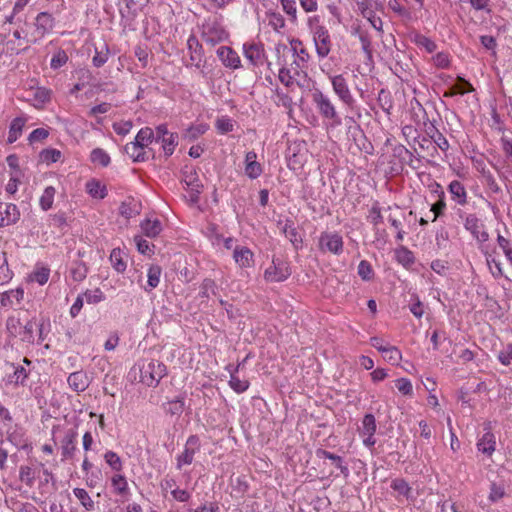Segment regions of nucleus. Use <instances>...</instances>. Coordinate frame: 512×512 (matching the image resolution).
<instances>
[{"label": "nucleus", "mask_w": 512, "mask_h": 512, "mask_svg": "<svg viewBox=\"0 0 512 512\" xmlns=\"http://www.w3.org/2000/svg\"><path fill=\"white\" fill-rule=\"evenodd\" d=\"M42 324L38 325L34 320H27L25 323L18 316L11 315L6 320V329L11 337H19L22 342L32 344L35 341L34 331L38 328L39 339L42 337Z\"/></svg>", "instance_id": "f257e3e1"}, {"label": "nucleus", "mask_w": 512, "mask_h": 512, "mask_svg": "<svg viewBox=\"0 0 512 512\" xmlns=\"http://www.w3.org/2000/svg\"><path fill=\"white\" fill-rule=\"evenodd\" d=\"M457 214L463 220L464 228L471 233L474 239L481 243L488 241L489 234L484 230L483 222L475 213H466L462 209H458Z\"/></svg>", "instance_id": "f03ea898"}, {"label": "nucleus", "mask_w": 512, "mask_h": 512, "mask_svg": "<svg viewBox=\"0 0 512 512\" xmlns=\"http://www.w3.org/2000/svg\"><path fill=\"white\" fill-rule=\"evenodd\" d=\"M167 374L166 365L158 360H151L141 368V381L147 386L156 387Z\"/></svg>", "instance_id": "7ed1b4c3"}, {"label": "nucleus", "mask_w": 512, "mask_h": 512, "mask_svg": "<svg viewBox=\"0 0 512 512\" xmlns=\"http://www.w3.org/2000/svg\"><path fill=\"white\" fill-rule=\"evenodd\" d=\"M290 45L293 56L295 57L293 62L290 64V68H292L294 75H306L305 70L308 67L310 59L308 51L304 48L303 43L298 39L292 40Z\"/></svg>", "instance_id": "20e7f679"}, {"label": "nucleus", "mask_w": 512, "mask_h": 512, "mask_svg": "<svg viewBox=\"0 0 512 512\" xmlns=\"http://www.w3.org/2000/svg\"><path fill=\"white\" fill-rule=\"evenodd\" d=\"M3 368L5 370L3 381H5L7 385H13L14 387L26 385L30 370L22 365H16L10 362H5Z\"/></svg>", "instance_id": "39448f33"}, {"label": "nucleus", "mask_w": 512, "mask_h": 512, "mask_svg": "<svg viewBox=\"0 0 512 512\" xmlns=\"http://www.w3.org/2000/svg\"><path fill=\"white\" fill-rule=\"evenodd\" d=\"M318 248L323 253L340 255L343 252V238L337 232L324 231L319 236Z\"/></svg>", "instance_id": "423d86ee"}, {"label": "nucleus", "mask_w": 512, "mask_h": 512, "mask_svg": "<svg viewBox=\"0 0 512 512\" xmlns=\"http://www.w3.org/2000/svg\"><path fill=\"white\" fill-rule=\"evenodd\" d=\"M328 77L331 81L334 93L345 105L352 108L355 104V99L350 91L348 82L344 75H329Z\"/></svg>", "instance_id": "0eeeda50"}, {"label": "nucleus", "mask_w": 512, "mask_h": 512, "mask_svg": "<svg viewBox=\"0 0 512 512\" xmlns=\"http://www.w3.org/2000/svg\"><path fill=\"white\" fill-rule=\"evenodd\" d=\"M312 99L318 112L326 119L339 122L338 113L331 99L323 92L316 90L312 94Z\"/></svg>", "instance_id": "6e6552de"}, {"label": "nucleus", "mask_w": 512, "mask_h": 512, "mask_svg": "<svg viewBox=\"0 0 512 512\" xmlns=\"http://www.w3.org/2000/svg\"><path fill=\"white\" fill-rule=\"evenodd\" d=\"M54 24L55 19L52 14L48 12H40L37 14L33 23L34 32L32 35L34 36V39L30 40V42L36 43L38 40L42 39L53 29Z\"/></svg>", "instance_id": "1a4fd4ad"}, {"label": "nucleus", "mask_w": 512, "mask_h": 512, "mask_svg": "<svg viewBox=\"0 0 512 512\" xmlns=\"http://www.w3.org/2000/svg\"><path fill=\"white\" fill-rule=\"evenodd\" d=\"M313 40L319 58H325L331 51L332 42L325 26H315Z\"/></svg>", "instance_id": "9d476101"}, {"label": "nucleus", "mask_w": 512, "mask_h": 512, "mask_svg": "<svg viewBox=\"0 0 512 512\" xmlns=\"http://www.w3.org/2000/svg\"><path fill=\"white\" fill-rule=\"evenodd\" d=\"M227 36V32L217 21H209L203 25L202 37L211 45L224 41Z\"/></svg>", "instance_id": "9b49d317"}, {"label": "nucleus", "mask_w": 512, "mask_h": 512, "mask_svg": "<svg viewBox=\"0 0 512 512\" xmlns=\"http://www.w3.org/2000/svg\"><path fill=\"white\" fill-rule=\"evenodd\" d=\"M291 275V270L286 262L273 260L272 265L266 269L264 277L270 282H282Z\"/></svg>", "instance_id": "f8f14e48"}, {"label": "nucleus", "mask_w": 512, "mask_h": 512, "mask_svg": "<svg viewBox=\"0 0 512 512\" xmlns=\"http://www.w3.org/2000/svg\"><path fill=\"white\" fill-rule=\"evenodd\" d=\"M199 448L200 441L198 436L191 435L186 441L184 451L177 457V468L181 469L183 465H190Z\"/></svg>", "instance_id": "ddd939ff"}, {"label": "nucleus", "mask_w": 512, "mask_h": 512, "mask_svg": "<svg viewBox=\"0 0 512 512\" xmlns=\"http://www.w3.org/2000/svg\"><path fill=\"white\" fill-rule=\"evenodd\" d=\"M278 228L285 235L286 238L289 239L293 247L298 250L302 248L303 239L299 234L297 228L294 225V222L290 219H286L285 221L277 222Z\"/></svg>", "instance_id": "4468645a"}, {"label": "nucleus", "mask_w": 512, "mask_h": 512, "mask_svg": "<svg viewBox=\"0 0 512 512\" xmlns=\"http://www.w3.org/2000/svg\"><path fill=\"white\" fill-rule=\"evenodd\" d=\"M217 56L222 64L230 69H238L241 67V60L236 51L231 47L221 46L217 49Z\"/></svg>", "instance_id": "2eb2a0df"}, {"label": "nucleus", "mask_w": 512, "mask_h": 512, "mask_svg": "<svg viewBox=\"0 0 512 512\" xmlns=\"http://www.w3.org/2000/svg\"><path fill=\"white\" fill-rule=\"evenodd\" d=\"M0 227L15 224L20 218V212L15 204L0 203Z\"/></svg>", "instance_id": "dca6fc26"}, {"label": "nucleus", "mask_w": 512, "mask_h": 512, "mask_svg": "<svg viewBox=\"0 0 512 512\" xmlns=\"http://www.w3.org/2000/svg\"><path fill=\"white\" fill-rule=\"evenodd\" d=\"M485 433L477 442V448L483 454L491 456L496 448V439L495 435L491 431L490 424L485 425Z\"/></svg>", "instance_id": "f3484780"}, {"label": "nucleus", "mask_w": 512, "mask_h": 512, "mask_svg": "<svg viewBox=\"0 0 512 512\" xmlns=\"http://www.w3.org/2000/svg\"><path fill=\"white\" fill-rule=\"evenodd\" d=\"M77 432L75 430H69L62 440V460L72 459L76 451L77 443Z\"/></svg>", "instance_id": "a211bd4d"}, {"label": "nucleus", "mask_w": 512, "mask_h": 512, "mask_svg": "<svg viewBox=\"0 0 512 512\" xmlns=\"http://www.w3.org/2000/svg\"><path fill=\"white\" fill-rule=\"evenodd\" d=\"M67 382L70 388L75 392L85 391L90 384L89 378L84 371H76L68 376Z\"/></svg>", "instance_id": "6ab92c4d"}, {"label": "nucleus", "mask_w": 512, "mask_h": 512, "mask_svg": "<svg viewBox=\"0 0 512 512\" xmlns=\"http://www.w3.org/2000/svg\"><path fill=\"white\" fill-rule=\"evenodd\" d=\"M257 155L254 151H249L245 156V174L250 179H256L262 174V166L256 161Z\"/></svg>", "instance_id": "aec40b11"}, {"label": "nucleus", "mask_w": 512, "mask_h": 512, "mask_svg": "<svg viewBox=\"0 0 512 512\" xmlns=\"http://www.w3.org/2000/svg\"><path fill=\"white\" fill-rule=\"evenodd\" d=\"M24 297V290L22 288L11 289L3 292L0 296V304L3 307H12L20 304Z\"/></svg>", "instance_id": "412c9836"}, {"label": "nucleus", "mask_w": 512, "mask_h": 512, "mask_svg": "<svg viewBox=\"0 0 512 512\" xmlns=\"http://www.w3.org/2000/svg\"><path fill=\"white\" fill-rule=\"evenodd\" d=\"M233 258L240 267H250L253 262V253L247 247L235 246L233 251Z\"/></svg>", "instance_id": "4be33fe9"}, {"label": "nucleus", "mask_w": 512, "mask_h": 512, "mask_svg": "<svg viewBox=\"0 0 512 512\" xmlns=\"http://www.w3.org/2000/svg\"><path fill=\"white\" fill-rule=\"evenodd\" d=\"M141 212V204L134 198L123 201L119 207V213L126 219L132 218Z\"/></svg>", "instance_id": "5701e85b"}, {"label": "nucleus", "mask_w": 512, "mask_h": 512, "mask_svg": "<svg viewBox=\"0 0 512 512\" xmlns=\"http://www.w3.org/2000/svg\"><path fill=\"white\" fill-rule=\"evenodd\" d=\"M448 190L452 195V199L459 205L467 203V192L464 185L458 181L453 180L448 186Z\"/></svg>", "instance_id": "b1692460"}, {"label": "nucleus", "mask_w": 512, "mask_h": 512, "mask_svg": "<svg viewBox=\"0 0 512 512\" xmlns=\"http://www.w3.org/2000/svg\"><path fill=\"white\" fill-rule=\"evenodd\" d=\"M244 56L253 65L257 66L262 63L263 50L257 44H244Z\"/></svg>", "instance_id": "393cba45"}, {"label": "nucleus", "mask_w": 512, "mask_h": 512, "mask_svg": "<svg viewBox=\"0 0 512 512\" xmlns=\"http://www.w3.org/2000/svg\"><path fill=\"white\" fill-rule=\"evenodd\" d=\"M124 150L134 162H144L148 159L145 149L134 142L126 144Z\"/></svg>", "instance_id": "a878e982"}, {"label": "nucleus", "mask_w": 512, "mask_h": 512, "mask_svg": "<svg viewBox=\"0 0 512 512\" xmlns=\"http://www.w3.org/2000/svg\"><path fill=\"white\" fill-rule=\"evenodd\" d=\"M140 226L144 235L150 238L158 236L162 231V224L158 219H145Z\"/></svg>", "instance_id": "bb28decb"}, {"label": "nucleus", "mask_w": 512, "mask_h": 512, "mask_svg": "<svg viewBox=\"0 0 512 512\" xmlns=\"http://www.w3.org/2000/svg\"><path fill=\"white\" fill-rule=\"evenodd\" d=\"M26 120L22 117H17L12 120L9 132H8V138L7 142L9 144L14 143L22 134L23 128L25 126Z\"/></svg>", "instance_id": "cd10ccee"}, {"label": "nucleus", "mask_w": 512, "mask_h": 512, "mask_svg": "<svg viewBox=\"0 0 512 512\" xmlns=\"http://www.w3.org/2000/svg\"><path fill=\"white\" fill-rule=\"evenodd\" d=\"M317 456L319 458H325L331 460L333 464L340 469L341 473L346 477L349 474V469L347 466L343 465L342 458L338 455H335L329 451H326L324 449H318L316 452Z\"/></svg>", "instance_id": "c85d7f7f"}, {"label": "nucleus", "mask_w": 512, "mask_h": 512, "mask_svg": "<svg viewBox=\"0 0 512 512\" xmlns=\"http://www.w3.org/2000/svg\"><path fill=\"white\" fill-rule=\"evenodd\" d=\"M161 273L162 269L159 265L149 267L147 272V286L144 287L145 291L150 292L159 285Z\"/></svg>", "instance_id": "c756f323"}, {"label": "nucleus", "mask_w": 512, "mask_h": 512, "mask_svg": "<svg viewBox=\"0 0 512 512\" xmlns=\"http://www.w3.org/2000/svg\"><path fill=\"white\" fill-rule=\"evenodd\" d=\"M153 140V130L149 127H145L139 130L133 142L145 149Z\"/></svg>", "instance_id": "7c9ffc66"}, {"label": "nucleus", "mask_w": 512, "mask_h": 512, "mask_svg": "<svg viewBox=\"0 0 512 512\" xmlns=\"http://www.w3.org/2000/svg\"><path fill=\"white\" fill-rule=\"evenodd\" d=\"M87 192L94 198L103 199L107 195L106 187L99 181L91 180L86 184Z\"/></svg>", "instance_id": "2f4dec72"}, {"label": "nucleus", "mask_w": 512, "mask_h": 512, "mask_svg": "<svg viewBox=\"0 0 512 512\" xmlns=\"http://www.w3.org/2000/svg\"><path fill=\"white\" fill-rule=\"evenodd\" d=\"M208 129L205 124H198L190 126L183 134V138L189 142L196 140L198 137L203 135Z\"/></svg>", "instance_id": "473e14b6"}, {"label": "nucleus", "mask_w": 512, "mask_h": 512, "mask_svg": "<svg viewBox=\"0 0 512 512\" xmlns=\"http://www.w3.org/2000/svg\"><path fill=\"white\" fill-rule=\"evenodd\" d=\"M112 487L114 492L118 495L124 496L128 493V483L123 475L116 474L111 478Z\"/></svg>", "instance_id": "72a5a7b5"}, {"label": "nucleus", "mask_w": 512, "mask_h": 512, "mask_svg": "<svg viewBox=\"0 0 512 512\" xmlns=\"http://www.w3.org/2000/svg\"><path fill=\"white\" fill-rule=\"evenodd\" d=\"M185 408L184 404V398L177 397L174 400H171L167 403V406L165 407V411L167 414H170L172 416H180Z\"/></svg>", "instance_id": "f704fd0d"}, {"label": "nucleus", "mask_w": 512, "mask_h": 512, "mask_svg": "<svg viewBox=\"0 0 512 512\" xmlns=\"http://www.w3.org/2000/svg\"><path fill=\"white\" fill-rule=\"evenodd\" d=\"M396 259L397 261L405 267H408L414 263L413 253L408 250L406 247L401 246L396 250Z\"/></svg>", "instance_id": "c9c22d12"}, {"label": "nucleus", "mask_w": 512, "mask_h": 512, "mask_svg": "<svg viewBox=\"0 0 512 512\" xmlns=\"http://www.w3.org/2000/svg\"><path fill=\"white\" fill-rule=\"evenodd\" d=\"M376 432V419L372 414H366L362 420V427L360 428L361 435H371Z\"/></svg>", "instance_id": "e433bc0d"}, {"label": "nucleus", "mask_w": 512, "mask_h": 512, "mask_svg": "<svg viewBox=\"0 0 512 512\" xmlns=\"http://www.w3.org/2000/svg\"><path fill=\"white\" fill-rule=\"evenodd\" d=\"M75 497L81 502L86 510L94 509V501L91 499L87 491L83 488H75L73 490Z\"/></svg>", "instance_id": "4c0bfd02"}, {"label": "nucleus", "mask_w": 512, "mask_h": 512, "mask_svg": "<svg viewBox=\"0 0 512 512\" xmlns=\"http://www.w3.org/2000/svg\"><path fill=\"white\" fill-rule=\"evenodd\" d=\"M61 156V151L54 148L44 149L39 154L40 160L47 164L57 162L61 158Z\"/></svg>", "instance_id": "58836bf2"}, {"label": "nucleus", "mask_w": 512, "mask_h": 512, "mask_svg": "<svg viewBox=\"0 0 512 512\" xmlns=\"http://www.w3.org/2000/svg\"><path fill=\"white\" fill-rule=\"evenodd\" d=\"M19 479L28 487H32L35 482V471L30 466L23 465L19 470Z\"/></svg>", "instance_id": "ea45409f"}, {"label": "nucleus", "mask_w": 512, "mask_h": 512, "mask_svg": "<svg viewBox=\"0 0 512 512\" xmlns=\"http://www.w3.org/2000/svg\"><path fill=\"white\" fill-rule=\"evenodd\" d=\"M55 188L52 186L46 187L41 198H40V206L43 210L47 211L52 207L54 196H55Z\"/></svg>", "instance_id": "a19ab883"}, {"label": "nucleus", "mask_w": 512, "mask_h": 512, "mask_svg": "<svg viewBox=\"0 0 512 512\" xmlns=\"http://www.w3.org/2000/svg\"><path fill=\"white\" fill-rule=\"evenodd\" d=\"M161 143L165 154L170 156L173 154L178 144V135L176 133H170L167 137L162 139Z\"/></svg>", "instance_id": "79ce46f5"}, {"label": "nucleus", "mask_w": 512, "mask_h": 512, "mask_svg": "<svg viewBox=\"0 0 512 512\" xmlns=\"http://www.w3.org/2000/svg\"><path fill=\"white\" fill-rule=\"evenodd\" d=\"M238 370V367L235 369L233 373H231L229 385L230 387L237 393H243L249 387V382L247 380H241L235 375V372Z\"/></svg>", "instance_id": "37998d69"}, {"label": "nucleus", "mask_w": 512, "mask_h": 512, "mask_svg": "<svg viewBox=\"0 0 512 512\" xmlns=\"http://www.w3.org/2000/svg\"><path fill=\"white\" fill-rule=\"evenodd\" d=\"M445 209H446L445 194H444V191L441 190L440 194H439V200L436 201L431 206V212H433V214H434L432 221L434 222V221H436V219L438 217L442 216Z\"/></svg>", "instance_id": "c03bdc74"}, {"label": "nucleus", "mask_w": 512, "mask_h": 512, "mask_svg": "<svg viewBox=\"0 0 512 512\" xmlns=\"http://www.w3.org/2000/svg\"><path fill=\"white\" fill-rule=\"evenodd\" d=\"M297 75H294L292 68H286L282 67L279 70V80L282 84H284L286 87H291L294 85L295 77Z\"/></svg>", "instance_id": "a18cd8bd"}, {"label": "nucleus", "mask_w": 512, "mask_h": 512, "mask_svg": "<svg viewBox=\"0 0 512 512\" xmlns=\"http://www.w3.org/2000/svg\"><path fill=\"white\" fill-rule=\"evenodd\" d=\"M104 459L112 470L117 472L122 470V460L115 452L107 451L104 455Z\"/></svg>", "instance_id": "49530a36"}, {"label": "nucleus", "mask_w": 512, "mask_h": 512, "mask_svg": "<svg viewBox=\"0 0 512 512\" xmlns=\"http://www.w3.org/2000/svg\"><path fill=\"white\" fill-rule=\"evenodd\" d=\"M110 261L113 267L118 272H124L126 269V263L122 259V253L120 249H113L110 254Z\"/></svg>", "instance_id": "de8ad7c7"}, {"label": "nucleus", "mask_w": 512, "mask_h": 512, "mask_svg": "<svg viewBox=\"0 0 512 512\" xmlns=\"http://www.w3.org/2000/svg\"><path fill=\"white\" fill-rule=\"evenodd\" d=\"M108 54H109V49L106 45H103L100 50H98V48H96L95 55L92 59L93 65L95 67L103 66L108 60Z\"/></svg>", "instance_id": "09e8293b"}, {"label": "nucleus", "mask_w": 512, "mask_h": 512, "mask_svg": "<svg viewBox=\"0 0 512 512\" xmlns=\"http://www.w3.org/2000/svg\"><path fill=\"white\" fill-rule=\"evenodd\" d=\"M91 161L105 167L110 163V157L103 149L96 148L91 152Z\"/></svg>", "instance_id": "8fccbe9b"}, {"label": "nucleus", "mask_w": 512, "mask_h": 512, "mask_svg": "<svg viewBox=\"0 0 512 512\" xmlns=\"http://www.w3.org/2000/svg\"><path fill=\"white\" fill-rule=\"evenodd\" d=\"M395 386L402 395L409 397L413 395V386L409 379L399 378L395 381Z\"/></svg>", "instance_id": "3c124183"}, {"label": "nucleus", "mask_w": 512, "mask_h": 512, "mask_svg": "<svg viewBox=\"0 0 512 512\" xmlns=\"http://www.w3.org/2000/svg\"><path fill=\"white\" fill-rule=\"evenodd\" d=\"M388 6L402 18L407 20L412 18L410 10L404 7L398 0H390Z\"/></svg>", "instance_id": "603ef678"}, {"label": "nucleus", "mask_w": 512, "mask_h": 512, "mask_svg": "<svg viewBox=\"0 0 512 512\" xmlns=\"http://www.w3.org/2000/svg\"><path fill=\"white\" fill-rule=\"evenodd\" d=\"M506 495V491L503 485H498L495 482L490 485V493L488 499L495 503L502 499Z\"/></svg>", "instance_id": "864d4df0"}, {"label": "nucleus", "mask_w": 512, "mask_h": 512, "mask_svg": "<svg viewBox=\"0 0 512 512\" xmlns=\"http://www.w3.org/2000/svg\"><path fill=\"white\" fill-rule=\"evenodd\" d=\"M50 276V270L46 267L37 268L31 275V280L44 285L47 283Z\"/></svg>", "instance_id": "5fc2aeb1"}, {"label": "nucleus", "mask_w": 512, "mask_h": 512, "mask_svg": "<svg viewBox=\"0 0 512 512\" xmlns=\"http://www.w3.org/2000/svg\"><path fill=\"white\" fill-rule=\"evenodd\" d=\"M83 296L89 304H97L105 299L103 292L99 288L87 290Z\"/></svg>", "instance_id": "6e6d98bb"}, {"label": "nucleus", "mask_w": 512, "mask_h": 512, "mask_svg": "<svg viewBox=\"0 0 512 512\" xmlns=\"http://www.w3.org/2000/svg\"><path fill=\"white\" fill-rule=\"evenodd\" d=\"M216 284L212 279L206 278L203 280L200 287V296L209 298L211 294H215Z\"/></svg>", "instance_id": "4d7b16f0"}, {"label": "nucleus", "mask_w": 512, "mask_h": 512, "mask_svg": "<svg viewBox=\"0 0 512 512\" xmlns=\"http://www.w3.org/2000/svg\"><path fill=\"white\" fill-rule=\"evenodd\" d=\"M70 273L75 281L80 282L86 278L87 268L82 263H75L74 266L71 267Z\"/></svg>", "instance_id": "13d9d810"}, {"label": "nucleus", "mask_w": 512, "mask_h": 512, "mask_svg": "<svg viewBox=\"0 0 512 512\" xmlns=\"http://www.w3.org/2000/svg\"><path fill=\"white\" fill-rule=\"evenodd\" d=\"M497 359L499 362L504 365L508 366L512 363V344H507L501 351H499L497 355Z\"/></svg>", "instance_id": "bf43d9fd"}, {"label": "nucleus", "mask_w": 512, "mask_h": 512, "mask_svg": "<svg viewBox=\"0 0 512 512\" xmlns=\"http://www.w3.org/2000/svg\"><path fill=\"white\" fill-rule=\"evenodd\" d=\"M415 42L419 47L425 48L429 53L434 52L437 47L434 41L424 35H416Z\"/></svg>", "instance_id": "052dcab7"}, {"label": "nucleus", "mask_w": 512, "mask_h": 512, "mask_svg": "<svg viewBox=\"0 0 512 512\" xmlns=\"http://www.w3.org/2000/svg\"><path fill=\"white\" fill-rule=\"evenodd\" d=\"M284 12L295 22L297 20V7L295 0H280Z\"/></svg>", "instance_id": "680f3d73"}, {"label": "nucleus", "mask_w": 512, "mask_h": 512, "mask_svg": "<svg viewBox=\"0 0 512 512\" xmlns=\"http://www.w3.org/2000/svg\"><path fill=\"white\" fill-rule=\"evenodd\" d=\"M68 61V56L64 50H58L52 57L50 66L52 69L62 67Z\"/></svg>", "instance_id": "e2e57ef3"}, {"label": "nucleus", "mask_w": 512, "mask_h": 512, "mask_svg": "<svg viewBox=\"0 0 512 512\" xmlns=\"http://www.w3.org/2000/svg\"><path fill=\"white\" fill-rule=\"evenodd\" d=\"M497 243L499 247L503 250L507 260L512 265V247L510 246V241L499 234L497 237Z\"/></svg>", "instance_id": "0e129e2a"}, {"label": "nucleus", "mask_w": 512, "mask_h": 512, "mask_svg": "<svg viewBox=\"0 0 512 512\" xmlns=\"http://www.w3.org/2000/svg\"><path fill=\"white\" fill-rule=\"evenodd\" d=\"M383 356L392 364H397L402 358L401 352L395 346H389Z\"/></svg>", "instance_id": "69168bd1"}, {"label": "nucleus", "mask_w": 512, "mask_h": 512, "mask_svg": "<svg viewBox=\"0 0 512 512\" xmlns=\"http://www.w3.org/2000/svg\"><path fill=\"white\" fill-rule=\"evenodd\" d=\"M234 124L231 119L227 117L218 118L216 121V128L222 134L231 132L233 130Z\"/></svg>", "instance_id": "338daca9"}, {"label": "nucleus", "mask_w": 512, "mask_h": 512, "mask_svg": "<svg viewBox=\"0 0 512 512\" xmlns=\"http://www.w3.org/2000/svg\"><path fill=\"white\" fill-rule=\"evenodd\" d=\"M392 489L397 491L399 494L407 496L410 492V487L408 483L403 479H394L391 484Z\"/></svg>", "instance_id": "774afa93"}]
</instances>
